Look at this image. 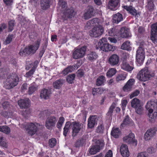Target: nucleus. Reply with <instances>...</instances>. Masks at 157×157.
Masks as SVG:
<instances>
[{
	"instance_id": "nucleus-24",
	"label": "nucleus",
	"mask_w": 157,
	"mask_h": 157,
	"mask_svg": "<svg viewBox=\"0 0 157 157\" xmlns=\"http://www.w3.org/2000/svg\"><path fill=\"white\" fill-rule=\"evenodd\" d=\"M40 44L39 41L38 40L35 42V45L27 46L29 54L31 53L34 54L35 52L39 47Z\"/></svg>"
},
{
	"instance_id": "nucleus-27",
	"label": "nucleus",
	"mask_w": 157,
	"mask_h": 157,
	"mask_svg": "<svg viewBox=\"0 0 157 157\" xmlns=\"http://www.w3.org/2000/svg\"><path fill=\"white\" fill-rule=\"evenodd\" d=\"M94 8L92 6H89L88 7L87 11L84 14V17L85 19H88L91 17L93 15Z\"/></svg>"
},
{
	"instance_id": "nucleus-59",
	"label": "nucleus",
	"mask_w": 157,
	"mask_h": 157,
	"mask_svg": "<svg viewBox=\"0 0 157 157\" xmlns=\"http://www.w3.org/2000/svg\"><path fill=\"white\" fill-rule=\"evenodd\" d=\"M140 93L139 91L136 90L133 92L130 96V98H132L135 97L136 96L138 95Z\"/></svg>"
},
{
	"instance_id": "nucleus-33",
	"label": "nucleus",
	"mask_w": 157,
	"mask_h": 157,
	"mask_svg": "<svg viewBox=\"0 0 157 157\" xmlns=\"http://www.w3.org/2000/svg\"><path fill=\"white\" fill-rule=\"evenodd\" d=\"M98 55L94 52H91L87 55V59L90 61H94L95 60L98 58Z\"/></svg>"
},
{
	"instance_id": "nucleus-55",
	"label": "nucleus",
	"mask_w": 157,
	"mask_h": 157,
	"mask_svg": "<svg viewBox=\"0 0 157 157\" xmlns=\"http://www.w3.org/2000/svg\"><path fill=\"white\" fill-rule=\"evenodd\" d=\"M136 157H148V155L146 151L141 152L137 154Z\"/></svg>"
},
{
	"instance_id": "nucleus-2",
	"label": "nucleus",
	"mask_w": 157,
	"mask_h": 157,
	"mask_svg": "<svg viewBox=\"0 0 157 157\" xmlns=\"http://www.w3.org/2000/svg\"><path fill=\"white\" fill-rule=\"evenodd\" d=\"M19 78L16 74H12L8 76L4 83V87L6 89H10L18 84Z\"/></svg>"
},
{
	"instance_id": "nucleus-40",
	"label": "nucleus",
	"mask_w": 157,
	"mask_h": 157,
	"mask_svg": "<svg viewBox=\"0 0 157 157\" xmlns=\"http://www.w3.org/2000/svg\"><path fill=\"white\" fill-rule=\"evenodd\" d=\"M0 131L6 134H9L10 132V128L6 126H0Z\"/></svg>"
},
{
	"instance_id": "nucleus-31",
	"label": "nucleus",
	"mask_w": 157,
	"mask_h": 157,
	"mask_svg": "<svg viewBox=\"0 0 157 157\" xmlns=\"http://www.w3.org/2000/svg\"><path fill=\"white\" fill-rule=\"evenodd\" d=\"M78 63H77L75 65L72 66H70L67 68H65L62 72V73L64 75H66L68 73L73 71L74 70L75 68H78Z\"/></svg>"
},
{
	"instance_id": "nucleus-60",
	"label": "nucleus",
	"mask_w": 157,
	"mask_h": 157,
	"mask_svg": "<svg viewBox=\"0 0 157 157\" xmlns=\"http://www.w3.org/2000/svg\"><path fill=\"white\" fill-rule=\"evenodd\" d=\"M2 106L3 108L5 109H9L10 107V105L9 103L7 101H5L2 103Z\"/></svg>"
},
{
	"instance_id": "nucleus-18",
	"label": "nucleus",
	"mask_w": 157,
	"mask_h": 157,
	"mask_svg": "<svg viewBox=\"0 0 157 157\" xmlns=\"http://www.w3.org/2000/svg\"><path fill=\"white\" fill-rule=\"evenodd\" d=\"M120 0H109L108 7L111 10H117L120 6Z\"/></svg>"
},
{
	"instance_id": "nucleus-52",
	"label": "nucleus",
	"mask_w": 157,
	"mask_h": 157,
	"mask_svg": "<svg viewBox=\"0 0 157 157\" xmlns=\"http://www.w3.org/2000/svg\"><path fill=\"white\" fill-rule=\"evenodd\" d=\"M14 25V21L11 20L9 22V31H11L13 29V27Z\"/></svg>"
},
{
	"instance_id": "nucleus-13",
	"label": "nucleus",
	"mask_w": 157,
	"mask_h": 157,
	"mask_svg": "<svg viewBox=\"0 0 157 157\" xmlns=\"http://www.w3.org/2000/svg\"><path fill=\"white\" fill-rule=\"evenodd\" d=\"M103 22L104 20L103 19H99L98 18H94L87 22L86 24V26H100V25H101Z\"/></svg>"
},
{
	"instance_id": "nucleus-10",
	"label": "nucleus",
	"mask_w": 157,
	"mask_h": 157,
	"mask_svg": "<svg viewBox=\"0 0 157 157\" xmlns=\"http://www.w3.org/2000/svg\"><path fill=\"white\" fill-rule=\"evenodd\" d=\"M103 32V28L102 26H95L90 31V35L91 37H97L101 36Z\"/></svg>"
},
{
	"instance_id": "nucleus-37",
	"label": "nucleus",
	"mask_w": 157,
	"mask_h": 157,
	"mask_svg": "<svg viewBox=\"0 0 157 157\" xmlns=\"http://www.w3.org/2000/svg\"><path fill=\"white\" fill-rule=\"evenodd\" d=\"M37 89V87L35 83L31 84L29 88L28 93L29 95H31L33 94Z\"/></svg>"
},
{
	"instance_id": "nucleus-12",
	"label": "nucleus",
	"mask_w": 157,
	"mask_h": 157,
	"mask_svg": "<svg viewBox=\"0 0 157 157\" xmlns=\"http://www.w3.org/2000/svg\"><path fill=\"white\" fill-rule=\"evenodd\" d=\"M57 121V119L54 117H51L48 118L45 122L46 127L48 129H52L55 126Z\"/></svg>"
},
{
	"instance_id": "nucleus-22",
	"label": "nucleus",
	"mask_w": 157,
	"mask_h": 157,
	"mask_svg": "<svg viewBox=\"0 0 157 157\" xmlns=\"http://www.w3.org/2000/svg\"><path fill=\"white\" fill-rule=\"evenodd\" d=\"M120 152L121 155L124 157H128L130 155V152L127 146L122 144L120 147Z\"/></svg>"
},
{
	"instance_id": "nucleus-1",
	"label": "nucleus",
	"mask_w": 157,
	"mask_h": 157,
	"mask_svg": "<svg viewBox=\"0 0 157 157\" xmlns=\"http://www.w3.org/2000/svg\"><path fill=\"white\" fill-rule=\"evenodd\" d=\"M58 4L60 10L63 12L62 17L64 20H66L67 18H71L75 15V13L72 7L67 9V3L66 2L63 0H59Z\"/></svg>"
},
{
	"instance_id": "nucleus-63",
	"label": "nucleus",
	"mask_w": 157,
	"mask_h": 157,
	"mask_svg": "<svg viewBox=\"0 0 157 157\" xmlns=\"http://www.w3.org/2000/svg\"><path fill=\"white\" fill-rule=\"evenodd\" d=\"M108 39L110 41L111 43H117V40L114 38L109 37L108 38Z\"/></svg>"
},
{
	"instance_id": "nucleus-4",
	"label": "nucleus",
	"mask_w": 157,
	"mask_h": 157,
	"mask_svg": "<svg viewBox=\"0 0 157 157\" xmlns=\"http://www.w3.org/2000/svg\"><path fill=\"white\" fill-rule=\"evenodd\" d=\"M115 47L107 43V39L105 38H102L98 43V45H97L96 48H99L101 50L108 52L110 51H113L115 49Z\"/></svg>"
},
{
	"instance_id": "nucleus-9",
	"label": "nucleus",
	"mask_w": 157,
	"mask_h": 157,
	"mask_svg": "<svg viewBox=\"0 0 157 157\" xmlns=\"http://www.w3.org/2000/svg\"><path fill=\"white\" fill-rule=\"evenodd\" d=\"M103 142L100 140H98L95 144L90 147L89 150V153L91 155H94L99 151L104 146Z\"/></svg>"
},
{
	"instance_id": "nucleus-3",
	"label": "nucleus",
	"mask_w": 157,
	"mask_h": 157,
	"mask_svg": "<svg viewBox=\"0 0 157 157\" xmlns=\"http://www.w3.org/2000/svg\"><path fill=\"white\" fill-rule=\"evenodd\" d=\"M30 101L29 99H20L18 101V104L21 109H26L24 112L20 111V113L25 118L28 117L30 115L31 111L29 109H27L29 107Z\"/></svg>"
},
{
	"instance_id": "nucleus-29",
	"label": "nucleus",
	"mask_w": 157,
	"mask_h": 157,
	"mask_svg": "<svg viewBox=\"0 0 157 157\" xmlns=\"http://www.w3.org/2000/svg\"><path fill=\"white\" fill-rule=\"evenodd\" d=\"M121 68L122 69L128 71H131L134 69L133 67L130 66L125 60L123 61L121 65Z\"/></svg>"
},
{
	"instance_id": "nucleus-44",
	"label": "nucleus",
	"mask_w": 157,
	"mask_h": 157,
	"mask_svg": "<svg viewBox=\"0 0 157 157\" xmlns=\"http://www.w3.org/2000/svg\"><path fill=\"white\" fill-rule=\"evenodd\" d=\"M126 74H121L118 75L116 77V80L117 82L124 80L126 77Z\"/></svg>"
},
{
	"instance_id": "nucleus-11",
	"label": "nucleus",
	"mask_w": 157,
	"mask_h": 157,
	"mask_svg": "<svg viewBox=\"0 0 157 157\" xmlns=\"http://www.w3.org/2000/svg\"><path fill=\"white\" fill-rule=\"evenodd\" d=\"M123 141L128 144H132L134 146H136L137 144V141L135 139L134 134L132 132L124 136L123 138Z\"/></svg>"
},
{
	"instance_id": "nucleus-61",
	"label": "nucleus",
	"mask_w": 157,
	"mask_h": 157,
	"mask_svg": "<svg viewBox=\"0 0 157 157\" xmlns=\"http://www.w3.org/2000/svg\"><path fill=\"white\" fill-rule=\"evenodd\" d=\"M105 157H113V153L112 151L109 150L106 153Z\"/></svg>"
},
{
	"instance_id": "nucleus-45",
	"label": "nucleus",
	"mask_w": 157,
	"mask_h": 157,
	"mask_svg": "<svg viewBox=\"0 0 157 157\" xmlns=\"http://www.w3.org/2000/svg\"><path fill=\"white\" fill-rule=\"evenodd\" d=\"M13 38V35L12 34H9L7 37L6 40L4 42V44L5 45L10 44L12 41Z\"/></svg>"
},
{
	"instance_id": "nucleus-64",
	"label": "nucleus",
	"mask_w": 157,
	"mask_h": 157,
	"mask_svg": "<svg viewBox=\"0 0 157 157\" xmlns=\"http://www.w3.org/2000/svg\"><path fill=\"white\" fill-rule=\"evenodd\" d=\"M27 85L26 83H24L21 86V90L23 92L25 90L27 89Z\"/></svg>"
},
{
	"instance_id": "nucleus-54",
	"label": "nucleus",
	"mask_w": 157,
	"mask_h": 157,
	"mask_svg": "<svg viewBox=\"0 0 157 157\" xmlns=\"http://www.w3.org/2000/svg\"><path fill=\"white\" fill-rule=\"evenodd\" d=\"M151 39L153 43H155L157 40V33H151Z\"/></svg>"
},
{
	"instance_id": "nucleus-26",
	"label": "nucleus",
	"mask_w": 157,
	"mask_h": 157,
	"mask_svg": "<svg viewBox=\"0 0 157 157\" xmlns=\"http://www.w3.org/2000/svg\"><path fill=\"white\" fill-rule=\"evenodd\" d=\"M123 19L122 15L119 13L114 14L113 16V22L115 23L118 24L123 21Z\"/></svg>"
},
{
	"instance_id": "nucleus-58",
	"label": "nucleus",
	"mask_w": 157,
	"mask_h": 157,
	"mask_svg": "<svg viewBox=\"0 0 157 157\" xmlns=\"http://www.w3.org/2000/svg\"><path fill=\"white\" fill-rule=\"evenodd\" d=\"M122 109L123 110H124L126 107L128 101L126 100H121Z\"/></svg>"
},
{
	"instance_id": "nucleus-47",
	"label": "nucleus",
	"mask_w": 157,
	"mask_h": 157,
	"mask_svg": "<svg viewBox=\"0 0 157 157\" xmlns=\"http://www.w3.org/2000/svg\"><path fill=\"white\" fill-rule=\"evenodd\" d=\"M75 74L69 75L67 77V82L69 83H72L75 79Z\"/></svg>"
},
{
	"instance_id": "nucleus-46",
	"label": "nucleus",
	"mask_w": 157,
	"mask_h": 157,
	"mask_svg": "<svg viewBox=\"0 0 157 157\" xmlns=\"http://www.w3.org/2000/svg\"><path fill=\"white\" fill-rule=\"evenodd\" d=\"M20 55L22 56H26L28 54H29L28 52L27 47H26L24 49H21L19 52Z\"/></svg>"
},
{
	"instance_id": "nucleus-7",
	"label": "nucleus",
	"mask_w": 157,
	"mask_h": 157,
	"mask_svg": "<svg viewBox=\"0 0 157 157\" xmlns=\"http://www.w3.org/2000/svg\"><path fill=\"white\" fill-rule=\"evenodd\" d=\"M136 61L140 65L143 63L145 57V51L143 46H140L138 48L136 51Z\"/></svg>"
},
{
	"instance_id": "nucleus-50",
	"label": "nucleus",
	"mask_w": 157,
	"mask_h": 157,
	"mask_svg": "<svg viewBox=\"0 0 157 157\" xmlns=\"http://www.w3.org/2000/svg\"><path fill=\"white\" fill-rule=\"evenodd\" d=\"M64 119L63 117H60L59 119V121L57 124V127L58 128H60L63 123Z\"/></svg>"
},
{
	"instance_id": "nucleus-51",
	"label": "nucleus",
	"mask_w": 157,
	"mask_h": 157,
	"mask_svg": "<svg viewBox=\"0 0 157 157\" xmlns=\"http://www.w3.org/2000/svg\"><path fill=\"white\" fill-rule=\"evenodd\" d=\"M115 107V104H113L110 106L109 108V110L107 113V116L111 117L112 115L113 112V109Z\"/></svg>"
},
{
	"instance_id": "nucleus-42",
	"label": "nucleus",
	"mask_w": 157,
	"mask_h": 157,
	"mask_svg": "<svg viewBox=\"0 0 157 157\" xmlns=\"http://www.w3.org/2000/svg\"><path fill=\"white\" fill-rule=\"evenodd\" d=\"M132 121V120L129 118L128 115L126 116L124 119L123 123L121 124V126L124 127L125 125H126L130 124Z\"/></svg>"
},
{
	"instance_id": "nucleus-39",
	"label": "nucleus",
	"mask_w": 157,
	"mask_h": 157,
	"mask_svg": "<svg viewBox=\"0 0 157 157\" xmlns=\"http://www.w3.org/2000/svg\"><path fill=\"white\" fill-rule=\"evenodd\" d=\"M117 72V70L114 68H111L109 69L106 73V75L107 77H112Z\"/></svg>"
},
{
	"instance_id": "nucleus-38",
	"label": "nucleus",
	"mask_w": 157,
	"mask_h": 157,
	"mask_svg": "<svg viewBox=\"0 0 157 157\" xmlns=\"http://www.w3.org/2000/svg\"><path fill=\"white\" fill-rule=\"evenodd\" d=\"M154 0H147V5L146 7L149 11H151L154 9L155 6L153 3Z\"/></svg>"
},
{
	"instance_id": "nucleus-56",
	"label": "nucleus",
	"mask_w": 157,
	"mask_h": 157,
	"mask_svg": "<svg viewBox=\"0 0 157 157\" xmlns=\"http://www.w3.org/2000/svg\"><path fill=\"white\" fill-rule=\"evenodd\" d=\"M35 71V68H32L30 70L26 73L25 75V77H29L31 76L34 73Z\"/></svg>"
},
{
	"instance_id": "nucleus-5",
	"label": "nucleus",
	"mask_w": 157,
	"mask_h": 157,
	"mask_svg": "<svg viewBox=\"0 0 157 157\" xmlns=\"http://www.w3.org/2000/svg\"><path fill=\"white\" fill-rule=\"evenodd\" d=\"M154 73H151L148 68L146 67L140 71L137 75V78L140 81H146L154 76Z\"/></svg>"
},
{
	"instance_id": "nucleus-19",
	"label": "nucleus",
	"mask_w": 157,
	"mask_h": 157,
	"mask_svg": "<svg viewBox=\"0 0 157 157\" xmlns=\"http://www.w3.org/2000/svg\"><path fill=\"white\" fill-rule=\"evenodd\" d=\"M156 130L155 128H150L148 129L144 135V139L145 140H149L155 135Z\"/></svg>"
},
{
	"instance_id": "nucleus-28",
	"label": "nucleus",
	"mask_w": 157,
	"mask_h": 157,
	"mask_svg": "<svg viewBox=\"0 0 157 157\" xmlns=\"http://www.w3.org/2000/svg\"><path fill=\"white\" fill-rule=\"evenodd\" d=\"M51 94L50 91L48 90L44 89L40 92V97L44 99H48Z\"/></svg>"
},
{
	"instance_id": "nucleus-8",
	"label": "nucleus",
	"mask_w": 157,
	"mask_h": 157,
	"mask_svg": "<svg viewBox=\"0 0 157 157\" xmlns=\"http://www.w3.org/2000/svg\"><path fill=\"white\" fill-rule=\"evenodd\" d=\"M131 105L132 107L135 109L136 113L139 114L142 113L143 108L140 103V100L139 99L135 98L132 100L131 101Z\"/></svg>"
},
{
	"instance_id": "nucleus-57",
	"label": "nucleus",
	"mask_w": 157,
	"mask_h": 157,
	"mask_svg": "<svg viewBox=\"0 0 157 157\" xmlns=\"http://www.w3.org/2000/svg\"><path fill=\"white\" fill-rule=\"evenodd\" d=\"M104 129V127L103 126L102 124H101L96 129V131L98 133H102L103 132Z\"/></svg>"
},
{
	"instance_id": "nucleus-17",
	"label": "nucleus",
	"mask_w": 157,
	"mask_h": 157,
	"mask_svg": "<svg viewBox=\"0 0 157 157\" xmlns=\"http://www.w3.org/2000/svg\"><path fill=\"white\" fill-rule=\"evenodd\" d=\"M147 110H153L157 111V101L156 100H151L148 101L145 106Z\"/></svg>"
},
{
	"instance_id": "nucleus-35",
	"label": "nucleus",
	"mask_w": 157,
	"mask_h": 157,
	"mask_svg": "<svg viewBox=\"0 0 157 157\" xmlns=\"http://www.w3.org/2000/svg\"><path fill=\"white\" fill-rule=\"evenodd\" d=\"M131 44L129 41H127L124 42L121 45V48L123 50H131Z\"/></svg>"
},
{
	"instance_id": "nucleus-30",
	"label": "nucleus",
	"mask_w": 157,
	"mask_h": 157,
	"mask_svg": "<svg viewBox=\"0 0 157 157\" xmlns=\"http://www.w3.org/2000/svg\"><path fill=\"white\" fill-rule=\"evenodd\" d=\"M96 117L92 116L88 119V125L89 128H92L94 127L96 123Z\"/></svg>"
},
{
	"instance_id": "nucleus-21",
	"label": "nucleus",
	"mask_w": 157,
	"mask_h": 157,
	"mask_svg": "<svg viewBox=\"0 0 157 157\" xmlns=\"http://www.w3.org/2000/svg\"><path fill=\"white\" fill-rule=\"evenodd\" d=\"M119 33V36L123 38L128 37L131 36L129 29L126 27H121Z\"/></svg>"
},
{
	"instance_id": "nucleus-32",
	"label": "nucleus",
	"mask_w": 157,
	"mask_h": 157,
	"mask_svg": "<svg viewBox=\"0 0 157 157\" xmlns=\"http://www.w3.org/2000/svg\"><path fill=\"white\" fill-rule=\"evenodd\" d=\"M106 81L105 77L103 75L99 76L97 79L96 85L98 86L104 85Z\"/></svg>"
},
{
	"instance_id": "nucleus-62",
	"label": "nucleus",
	"mask_w": 157,
	"mask_h": 157,
	"mask_svg": "<svg viewBox=\"0 0 157 157\" xmlns=\"http://www.w3.org/2000/svg\"><path fill=\"white\" fill-rule=\"evenodd\" d=\"M6 145V143L4 141V139L2 137L0 136V145L3 147L5 146Z\"/></svg>"
},
{
	"instance_id": "nucleus-34",
	"label": "nucleus",
	"mask_w": 157,
	"mask_h": 157,
	"mask_svg": "<svg viewBox=\"0 0 157 157\" xmlns=\"http://www.w3.org/2000/svg\"><path fill=\"white\" fill-rule=\"evenodd\" d=\"M121 131L118 128H113L111 132V135L115 138H118L121 134Z\"/></svg>"
},
{
	"instance_id": "nucleus-36",
	"label": "nucleus",
	"mask_w": 157,
	"mask_h": 157,
	"mask_svg": "<svg viewBox=\"0 0 157 157\" xmlns=\"http://www.w3.org/2000/svg\"><path fill=\"white\" fill-rule=\"evenodd\" d=\"M63 83V80L61 79H59L54 82L53 84L54 88L56 89H59L62 86Z\"/></svg>"
},
{
	"instance_id": "nucleus-16",
	"label": "nucleus",
	"mask_w": 157,
	"mask_h": 157,
	"mask_svg": "<svg viewBox=\"0 0 157 157\" xmlns=\"http://www.w3.org/2000/svg\"><path fill=\"white\" fill-rule=\"evenodd\" d=\"M71 124L72 130V136H75L78 133L81 129V124L76 122H73Z\"/></svg>"
},
{
	"instance_id": "nucleus-49",
	"label": "nucleus",
	"mask_w": 157,
	"mask_h": 157,
	"mask_svg": "<svg viewBox=\"0 0 157 157\" xmlns=\"http://www.w3.org/2000/svg\"><path fill=\"white\" fill-rule=\"evenodd\" d=\"M48 142L50 147H53L56 144V140L55 139L52 138L49 140Z\"/></svg>"
},
{
	"instance_id": "nucleus-15",
	"label": "nucleus",
	"mask_w": 157,
	"mask_h": 157,
	"mask_svg": "<svg viewBox=\"0 0 157 157\" xmlns=\"http://www.w3.org/2000/svg\"><path fill=\"white\" fill-rule=\"evenodd\" d=\"M119 61V56L116 54H113L108 59V62L112 66L118 65Z\"/></svg>"
},
{
	"instance_id": "nucleus-53",
	"label": "nucleus",
	"mask_w": 157,
	"mask_h": 157,
	"mask_svg": "<svg viewBox=\"0 0 157 157\" xmlns=\"http://www.w3.org/2000/svg\"><path fill=\"white\" fill-rule=\"evenodd\" d=\"M151 33H157V22L151 25Z\"/></svg>"
},
{
	"instance_id": "nucleus-6",
	"label": "nucleus",
	"mask_w": 157,
	"mask_h": 157,
	"mask_svg": "<svg viewBox=\"0 0 157 157\" xmlns=\"http://www.w3.org/2000/svg\"><path fill=\"white\" fill-rule=\"evenodd\" d=\"M86 50V46H84L79 48L78 47L75 48L73 53V58L77 59L83 57L85 55Z\"/></svg>"
},
{
	"instance_id": "nucleus-43",
	"label": "nucleus",
	"mask_w": 157,
	"mask_h": 157,
	"mask_svg": "<svg viewBox=\"0 0 157 157\" xmlns=\"http://www.w3.org/2000/svg\"><path fill=\"white\" fill-rule=\"evenodd\" d=\"M71 123L69 122H67L63 128V135L65 136H67L69 130Z\"/></svg>"
},
{
	"instance_id": "nucleus-41",
	"label": "nucleus",
	"mask_w": 157,
	"mask_h": 157,
	"mask_svg": "<svg viewBox=\"0 0 157 157\" xmlns=\"http://www.w3.org/2000/svg\"><path fill=\"white\" fill-rule=\"evenodd\" d=\"M148 111V115L149 118L154 119L157 116V111H153V110H147Z\"/></svg>"
},
{
	"instance_id": "nucleus-20",
	"label": "nucleus",
	"mask_w": 157,
	"mask_h": 157,
	"mask_svg": "<svg viewBox=\"0 0 157 157\" xmlns=\"http://www.w3.org/2000/svg\"><path fill=\"white\" fill-rule=\"evenodd\" d=\"M123 7L130 14L136 17H138L140 15V13L137 12L135 8L131 6H123Z\"/></svg>"
},
{
	"instance_id": "nucleus-14",
	"label": "nucleus",
	"mask_w": 157,
	"mask_h": 157,
	"mask_svg": "<svg viewBox=\"0 0 157 157\" xmlns=\"http://www.w3.org/2000/svg\"><path fill=\"white\" fill-rule=\"evenodd\" d=\"M37 124L30 123L27 124L28 133L31 136L35 134L37 130Z\"/></svg>"
},
{
	"instance_id": "nucleus-23",
	"label": "nucleus",
	"mask_w": 157,
	"mask_h": 157,
	"mask_svg": "<svg viewBox=\"0 0 157 157\" xmlns=\"http://www.w3.org/2000/svg\"><path fill=\"white\" fill-rule=\"evenodd\" d=\"M121 27L119 26L109 29L108 32L109 35L110 36H119V31Z\"/></svg>"
},
{
	"instance_id": "nucleus-25",
	"label": "nucleus",
	"mask_w": 157,
	"mask_h": 157,
	"mask_svg": "<svg viewBox=\"0 0 157 157\" xmlns=\"http://www.w3.org/2000/svg\"><path fill=\"white\" fill-rule=\"evenodd\" d=\"M134 82L135 80L133 78L129 79L123 87V90L125 92L130 91Z\"/></svg>"
},
{
	"instance_id": "nucleus-48",
	"label": "nucleus",
	"mask_w": 157,
	"mask_h": 157,
	"mask_svg": "<svg viewBox=\"0 0 157 157\" xmlns=\"http://www.w3.org/2000/svg\"><path fill=\"white\" fill-rule=\"evenodd\" d=\"M1 115L5 117H12L13 116V113L10 112L8 113L6 111H3L1 113Z\"/></svg>"
}]
</instances>
